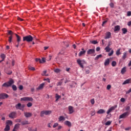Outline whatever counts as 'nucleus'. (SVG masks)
Here are the masks:
<instances>
[{"instance_id":"nucleus-1","label":"nucleus","mask_w":131,"mask_h":131,"mask_svg":"<svg viewBox=\"0 0 131 131\" xmlns=\"http://www.w3.org/2000/svg\"><path fill=\"white\" fill-rule=\"evenodd\" d=\"M33 40V37H32V36L30 35L23 37V41L31 42Z\"/></svg>"},{"instance_id":"nucleus-2","label":"nucleus","mask_w":131,"mask_h":131,"mask_svg":"<svg viewBox=\"0 0 131 131\" xmlns=\"http://www.w3.org/2000/svg\"><path fill=\"white\" fill-rule=\"evenodd\" d=\"M14 83V80L13 79H10L8 82L4 83L2 86L8 88V86H11L12 84Z\"/></svg>"},{"instance_id":"nucleus-3","label":"nucleus","mask_w":131,"mask_h":131,"mask_svg":"<svg viewBox=\"0 0 131 131\" xmlns=\"http://www.w3.org/2000/svg\"><path fill=\"white\" fill-rule=\"evenodd\" d=\"M77 63L79 65L81 68H83V64L85 63V61L84 60H80V59H78L77 60Z\"/></svg>"},{"instance_id":"nucleus-4","label":"nucleus","mask_w":131,"mask_h":131,"mask_svg":"<svg viewBox=\"0 0 131 131\" xmlns=\"http://www.w3.org/2000/svg\"><path fill=\"white\" fill-rule=\"evenodd\" d=\"M130 113V111H129V112H125L123 114H122V115H120L119 118L120 119L126 118V117H127V116H128L129 115Z\"/></svg>"},{"instance_id":"nucleus-5","label":"nucleus","mask_w":131,"mask_h":131,"mask_svg":"<svg viewBox=\"0 0 131 131\" xmlns=\"http://www.w3.org/2000/svg\"><path fill=\"white\" fill-rule=\"evenodd\" d=\"M51 113H52L51 111H42L40 113V116L42 117L44 114L45 115H50V114H51Z\"/></svg>"},{"instance_id":"nucleus-6","label":"nucleus","mask_w":131,"mask_h":131,"mask_svg":"<svg viewBox=\"0 0 131 131\" xmlns=\"http://www.w3.org/2000/svg\"><path fill=\"white\" fill-rule=\"evenodd\" d=\"M24 107H25V105L23 104L22 105H21V103H18L15 105V108L16 109H19L20 110H23L24 109Z\"/></svg>"},{"instance_id":"nucleus-7","label":"nucleus","mask_w":131,"mask_h":131,"mask_svg":"<svg viewBox=\"0 0 131 131\" xmlns=\"http://www.w3.org/2000/svg\"><path fill=\"white\" fill-rule=\"evenodd\" d=\"M117 108V105H115L113 106H112L108 110V111L106 112L107 114H109L111 113V112H112V111L115 110Z\"/></svg>"},{"instance_id":"nucleus-8","label":"nucleus","mask_w":131,"mask_h":131,"mask_svg":"<svg viewBox=\"0 0 131 131\" xmlns=\"http://www.w3.org/2000/svg\"><path fill=\"white\" fill-rule=\"evenodd\" d=\"M20 101H24V102H26L27 101H33V99L32 97H23L21 98Z\"/></svg>"},{"instance_id":"nucleus-9","label":"nucleus","mask_w":131,"mask_h":131,"mask_svg":"<svg viewBox=\"0 0 131 131\" xmlns=\"http://www.w3.org/2000/svg\"><path fill=\"white\" fill-rule=\"evenodd\" d=\"M9 97V95L6 93H2L0 94V99H7Z\"/></svg>"},{"instance_id":"nucleus-10","label":"nucleus","mask_w":131,"mask_h":131,"mask_svg":"<svg viewBox=\"0 0 131 131\" xmlns=\"http://www.w3.org/2000/svg\"><path fill=\"white\" fill-rule=\"evenodd\" d=\"M105 39H108V38H111V32H107L105 33V36L104 37Z\"/></svg>"},{"instance_id":"nucleus-11","label":"nucleus","mask_w":131,"mask_h":131,"mask_svg":"<svg viewBox=\"0 0 131 131\" xmlns=\"http://www.w3.org/2000/svg\"><path fill=\"white\" fill-rule=\"evenodd\" d=\"M88 55H92V54H95V49H89L87 51Z\"/></svg>"},{"instance_id":"nucleus-12","label":"nucleus","mask_w":131,"mask_h":131,"mask_svg":"<svg viewBox=\"0 0 131 131\" xmlns=\"http://www.w3.org/2000/svg\"><path fill=\"white\" fill-rule=\"evenodd\" d=\"M16 112H12L9 115L10 118H15L16 117Z\"/></svg>"},{"instance_id":"nucleus-13","label":"nucleus","mask_w":131,"mask_h":131,"mask_svg":"<svg viewBox=\"0 0 131 131\" xmlns=\"http://www.w3.org/2000/svg\"><path fill=\"white\" fill-rule=\"evenodd\" d=\"M82 51H80L78 54L79 57H81V56H82V55H85L86 51L85 50H84V49L82 48L81 49Z\"/></svg>"},{"instance_id":"nucleus-14","label":"nucleus","mask_w":131,"mask_h":131,"mask_svg":"<svg viewBox=\"0 0 131 131\" xmlns=\"http://www.w3.org/2000/svg\"><path fill=\"white\" fill-rule=\"evenodd\" d=\"M68 108H69V114H72V113L74 112V110H73V106H69Z\"/></svg>"},{"instance_id":"nucleus-15","label":"nucleus","mask_w":131,"mask_h":131,"mask_svg":"<svg viewBox=\"0 0 131 131\" xmlns=\"http://www.w3.org/2000/svg\"><path fill=\"white\" fill-rule=\"evenodd\" d=\"M45 83H42L41 84L39 85V86L36 88V90L37 91H39L40 90H42L43 89V86H45Z\"/></svg>"},{"instance_id":"nucleus-16","label":"nucleus","mask_w":131,"mask_h":131,"mask_svg":"<svg viewBox=\"0 0 131 131\" xmlns=\"http://www.w3.org/2000/svg\"><path fill=\"white\" fill-rule=\"evenodd\" d=\"M128 83H131V78L125 80L123 82L122 84L124 85V84H127Z\"/></svg>"},{"instance_id":"nucleus-17","label":"nucleus","mask_w":131,"mask_h":131,"mask_svg":"<svg viewBox=\"0 0 131 131\" xmlns=\"http://www.w3.org/2000/svg\"><path fill=\"white\" fill-rule=\"evenodd\" d=\"M110 64V59L109 58H107L105 59L104 61V66H108Z\"/></svg>"},{"instance_id":"nucleus-18","label":"nucleus","mask_w":131,"mask_h":131,"mask_svg":"<svg viewBox=\"0 0 131 131\" xmlns=\"http://www.w3.org/2000/svg\"><path fill=\"white\" fill-rule=\"evenodd\" d=\"M120 30V26L117 25L115 26L114 31L115 32H116V31H119Z\"/></svg>"},{"instance_id":"nucleus-19","label":"nucleus","mask_w":131,"mask_h":131,"mask_svg":"<svg viewBox=\"0 0 131 131\" xmlns=\"http://www.w3.org/2000/svg\"><path fill=\"white\" fill-rule=\"evenodd\" d=\"M97 114H104L105 113V110L103 109H100L97 112Z\"/></svg>"},{"instance_id":"nucleus-20","label":"nucleus","mask_w":131,"mask_h":131,"mask_svg":"<svg viewBox=\"0 0 131 131\" xmlns=\"http://www.w3.org/2000/svg\"><path fill=\"white\" fill-rule=\"evenodd\" d=\"M125 72H126V67H123L121 71V73L123 75L124 74V73H125Z\"/></svg>"},{"instance_id":"nucleus-21","label":"nucleus","mask_w":131,"mask_h":131,"mask_svg":"<svg viewBox=\"0 0 131 131\" xmlns=\"http://www.w3.org/2000/svg\"><path fill=\"white\" fill-rule=\"evenodd\" d=\"M64 124L69 126V127H71V122H70L69 121H66L64 122Z\"/></svg>"},{"instance_id":"nucleus-22","label":"nucleus","mask_w":131,"mask_h":131,"mask_svg":"<svg viewBox=\"0 0 131 131\" xmlns=\"http://www.w3.org/2000/svg\"><path fill=\"white\" fill-rule=\"evenodd\" d=\"M110 45H108L105 48V52H106V53H109V52H110V51H111V48H110Z\"/></svg>"},{"instance_id":"nucleus-23","label":"nucleus","mask_w":131,"mask_h":131,"mask_svg":"<svg viewBox=\"0 0 131 131\" xmlns=\"http://www.w3.org/2000/svg\"><path fill=\"white\" fill-rule=\"evenodd\" d=\"M15 36L17 37V41L19 43V42H20V41H21V37H20V36H19L17 34H15Z\"/></svg>"},{"instance_id":"nucleus-24","label":"nucleus","mask_w":131,"mask_h":131,"mask_svg":"<svg viewBox=\"0 0 131 131\" xmlns=\"http://www.w3.org/2000/svg\"><path fill=\"white\" fill-rule=\"evenodd\" d=\"M120 51H121V49H118L116 52V55L117 56H119V55H121V52H120Z\"/></svg>"},{"instance_id":"nucleus-25","label":"nucleus","mask_w":131,"mask_h":131,"mask_svg":"<svg viewBox=\"0 0 131 131\" xmlns=\"http://www.w3.org/2000/svg\"><path fill=\"white\" fill-rule=\"evenodd\" d=\"M58 120L59 122L64 121L65 120V117H64L63 116H60L58 118Z\"/></svg>"},{"instance_id":"nucleus-26","label":"nucleus","mask_w":131,"mask_h":131,"mask_svg":"<svg viewBox=\"0 0 131 131\" xmlns=\"http://www.w3.org/2000/svg\"><path fill=\"white\" fill-rule=\"evenodd\" d=\"M32 115V114L30 113H25V116L26 117H30Z\"/></svg>"},{"instance_id":"nucleus-27","label":"nucleus","mask_w":131,"mask_h":131,"mask_svg":"<svg viewBox=\"0 0 131 131\" xmlns=\"http://www.w3.org/2000/svg\"><path fill=\"white\" fill-rule=\"evenodd\" d=\"M60 98H61V96L59 95V94H55L56 102H57L59 100V99H60Z\"/></svg>"},{"instance_id":"nucleus-28","label":"nucleus","mask_w":131,"mask_h":131,"mask_svg":"<svg viewBox=\"0 0 131 131\" xmlns=\"http://www.w3.org/2000/svg\"><path fill=\"white\" fill-rule=\"evenodd\" d=\"M127 56V53L124 52V53H123V56H122V59H123V60H125V59H126Z\"/></svg>"},{"instance_id":"nucleus-29","label":"nucleus","mask_w":131,"mask_h":131,"mask_svg":"<svg viewBox=\"0 0 131 131\" xmlns=\"http://www.w3.org/2000/svg\"><path fill=\"white\" fill-rule=\"evenodd\" d=\"M29 70H31L32 71H34L35 70V68L34 67H32L31 66H28Z\"/></svg>"},{"instance_id":"nucleus-30","label":"nucleus","mask_w":131,"mask_h":131,"mask_svg":"<svg viewBox=\"0 0 131 131\" xmlns=\"http://www.w3.org/2000/svg\"><path fill=\"white\" fill-rule=\"evenodd\" d=\"M7 125H12L13 124V122L11 120H7L6 121Z\"/></svg>"},{"instance_id":"nucleus-31","label":"nucleus","mask_w":131,"mask_h":131,"mask_svg":"<svg viewBox=\"0 0 131 131\" xmlns=\"http://www.w3.org/2000/svg\"><path fill=\"white\" fill-rule=\"evenodd\" d=\"M122 31L123 34H125V33L127 32V29L126 28H124L122 29Z\"/></svg>"},{"instance_id":"nucleus-32","label":"nucleus","mask_w":131,"mask_h":131,"mask_svg":"<svg viewBox=\"0 0 131 131\" xmlns=\"http://www.w3.org/2000/svg\"><path fill=\"white\" fill-rule=\"evenodd\" d=\"M28 130L29 131H37V128H31V127H29Z\"/></svg>"},{"instance_id":"nucleus-33","label":"nucleus","mask_w":131,"mask_h":131,"mask_svg":"<svg viewBox=\"0 0 131 131\" xmlns=\"http://www.w3.org/2000/svg\"><path fill=\"white\" fill-rule=\"evenodd\" d=\"M100 58H102V54H99V55H97L95 57V60H99V59H100Z\"/></svg>"},{"instance_id":"nucleus-34","label":"nucleus","mask_w":131,"mask_h":131,"mask_svg":"<svg viewBox=\"0 0 131 131\" xmlns=\"http://www.w3.org/2000/svg\"><path fill=\"white\" fill-rule=\"evenodd\" d=\"M1 58L2 59V61H4L6 58V55L4 54H1Z\"/></svg>"},{"instance_id":"nucleus-35","label":"nucleus","mask_w":131,"mask_h":131,"mask_svg":"<svg viewBox=\"0 0 131 131\" xmlns=\"http://www.w3.org/2000/svg\"><path fill=\"white\" fill-rule=\"evenodd\" d=\"M5 131H8V130H10V126H9V125H7L6 126L5 128L4 129Z\"/></svg>"},{"instance_id":"nucleus-36","label":"nucleus","mask_w":131,"mask_h":131,"mask_svg":"<svg viewBox=\"0 0 131 131\" xmlns=\"http://www.w3.org/2000/svg\"><path fill=\"white\" fill-rule=\"evenodd\" d=\"M23 125H25V124H29V123L28 121H24L21 122Z\"/></svg>"},{"instance_id":"nucleus-37","label":"nucleus","mask_w":131,"mask_h":131,"mask_svg":"<svg viewBox=\"0 0 131 131\" xmlns=\"http://www.w3.org/2000/svg\"><path fill=\"white\" fill-rule=\"evenodd\" d=\"M114 53V51H113V50H112L111 52L108 54V56H109V57H111V56L113 55Z\"/></svg>"},{"instance_id":"nucleus-38","label":"nucleus","mask_w":131,"mask_h":131,"mask_svg":"<svg viewBox=\"0 0 131 131\" xmlns=\"http://www.w3.org/2000/svg\"><path fill=\"white\" fill-rule=\"evenodd\" d=\"M112 123V121H107V122L105 123V125H110Z\"/></svg>"},{"instance_id":"nucleus-39","label":"nucleus","mask_w":131,"mask_h":131,"mask_svg":"<svg viewBox=\"0 0 131 131\" xmlns=\"http://www.w3.org/2000/svg\"><path fill=\"white\" fill-rule=\"evenodd\" d=\"M54 72L56 73H59V72H61V70L59 69H56L54 70Z\"/></svg>"},{"instance_id":"nucleus-40","label":"nucleus","mask_w":131,"mask_h":131,"mask_svg":"<svg viewBox=\"0 0 131 131\" xmlns=\"http://www.w3.org/2000/svg\"><path fill=\"white\" fill-rule=\"evenodd\" d=\"M112 66H113V67H115V66H116V61H113L112 62Z\"/></svg>"},{"instance_id":"nucleus-41","label":"nucleus","mask_w":131,"mask_h":131,"mask_svg":"<svg viewBox=\"0 0 131 131\" xmlns=\"http://www.w3.org/2000/svg\"><path fill=\"white\" fill-rule=\"evenodd\" d=\"M13 39V36L11 35L9 37V40L8 41L9 42H12V39Z\"/></svg>"},{"instance_id":"nucleus-42","label":"nucleus","mask_w":131,"mask_h":131,"mask_svg":"<svg viewBox=\"0 0 131 131\" xmlns=\"http://www.w3.org/2000/svg\"><path fill=\"white\" fill-rule=\"evenodd\" d=\"M19 126H20V124L17 123L15 125L14 128H16V129H18V128H19Z\"/></svg>"},{"instance_id":"nucleus-43","label":"nucleus","mask_w":131,"mask_h":131,"mask_svg":"<svg viewBox=\"0 0 131 131\" xmlns=\"http://www.w3.org/2000/svg\"><path fill=\"white\" fill-rule=\"evenodd\" d=\"M91 43H93V45H97V43H98V41L92 40V41H91Z\"/></svg>"},{"instance_id":"nucleus-44","label":"nucleus","mask_w":131,"mask_h":131,"mask_svg":"<svg viewBox=\"0 0 131 131\" xmlns=\"http://www.w3.org/2000/svg\"><path fill=\"white\" fill-rule=\"evenodd\" d=\"M12 89L13 91H17V86L15 85H12Z\"/></svg>"},{"instance_id":"nucleus-45","label":"nucleus","mask_w":131,"mask_h":131,"mask_svg":"<svg viewBox=\"0 0 131 131\" xmlns=\"http://www.w3.org/2000/svg\"><path fill=\"white\" fill-rule=\"evenodd\" d=\"M58 125H59V123H54V124L53 125V127L54 128H55V127H57V126H58Z\"/></svg>"},{"instance_id":"nucleus-46","label":"nucleus","mask_w":131,"mask_h":131,"mask_svg":"<svg viewBox=\"0 0 131 131\" xmlns=\"http://www.w3.org/2000/svg\"><path fill=\"white\" fill-rule=\"evenodd\" d=\"M46 62V59L45 58H42V60L40 59V63H45Z\"/></svg>"},{"instance_id":"nucleus-47","label":"nucleus","mask_w":131,"mask_h":131,"mask_svg":"<svg viewBox=\"0 0 131 131\" xmlns=\"http://www.w3.org/2000/svg\"><path fill=\"white\" fill-rule=\"evenodd\" d=\"M91 103L92 105H94V104H95V99H91Z\"/></svg>"},{"instance_id":"nucleus-48","label":"nucleus","mask_w":131,"mask_h":131,"mask_svg":"<svg viewBox=\"0 0 131 131\" xmlns=\"http://www.w3.org/2000/svg\"><path fill=\"white\" fill-rule=\"evenodd\" d=\"M110 6L111 8H114V3H111L110 4Z\"/></svg>"},{"instance_id":"nucleus-49","label":"nucleus","mask_w":131,"mask_h":131,"mask_svg":"<svg viewBox=\"0 0 131 131\" xmlns=\"http://www.w3.org/2000/svg\"><path fill=\"white\" fill-rule=\"evenodd\" d=\"M110 89H111V85L110 84H108L107 85V87H106V89L109 91V90H110Z\"/></svg>"},{"instance_id":"nucleus-50","label":"nucleus","mask_w":131,"mask_h":131,"mask_svg":"<svg viewBox=\"0 0 131 131\" xmlns=\"http://www.w3.org/2000/svg\"><path fill=\"white\" fill-rule=\"evenodd\" d=\"M91 115L92 116H94V115H95V114H96V112H95V111H91Z\"/></svg>"},{"instance_id":"nucleus-51","label":"nucleus","mask_w":131,"mask_h":131,"mask_svg":"<svg viewBox=\"0 0 131 131\" xmlns=\"http://www.w3.org/2000/svg\"><path fill=\"white\" fill-rule=\"evenodd\" d=\"M130 15H131V11H128L127 12V16L128 17H129V16H130Z\"/></svg>"},{"instance_id":"nucleus-52","label":"nucleus","mask_w":131,"mask_h":131,"mask_svg":"<svg viewBox=\"0 0 131 131\" xmlns=\"http://www.w3.org/2000/svg\"><path fill=\"white\" fill-rule=\"evenodd\" d=\"M32 106V103L31 102H29L27 104V107H31Z\"/></svg>"},{"instance_id":"nucleus-53","label":"nucleus","mask_w":131,"mask_h":131,"mask_svg":"<svg viewBox=\"0 0 131 131\" xmlns=\"http://www.w3.org/2000/svg\"><path fill=\"white\" fill-rule=\"evenodd\" d=\"M130 107L129 106H127V108H126V111H128V112L130 111Z\"/></svg>"},{"instance_id":"nucleus-54","label":"nucleus","mask_w":131,"mask_h":131,"mask_svg":"<svg viewBox=\"0 0 131 131\" xmlns=\"http://www.w3.org/2000/svg\"><path fill=\"white\" fill-rule=\"evenodd\" d=\"M8 34L13 36V32L12 31H8Z\"/></svg>"},{"instance_id":"nucleus-55","label":"nucleus","mask_w":131,"mask_h":131,"mask_svg":"<svg viewBox=\"0 0 131 131\" xmlns=\"http://www.w3.org/2000/svg\"><path fill=\"white\" fill-rule=\"evenodd\" d=\"M18 89L22 91L23 90V86L22 85H20L19 86Z\"/></svg>"},{"instance_id":"nucleus-56","label":"nucleus","mask_w":131,"mask_h":131,"mask_svg":"<svg viewBox=\"0 0 131 131\" xmlns=\"http://www.w3.org/2000/svg\"><path fill=\"white\" fill-rule=\"evenodd\" d=\"M17 19L18 20V21H20V22H22V21H23V19L18 17Z\"/></svg>"},{"instance_id":"nucleus-57","label":"nucleus","mask_w":131,"mask_h":131,"mask_svg":"<svg viewBox=\"0 0 131 131\" xmlns=\"http://www.w3.org/2000/svg\"><path fill=\"white\" fill-rule=\"evenodd\" d=\"M46 73H47V71H43V73H42V75L43 76L45 75L47 76V75H46Z\"/></svg>"},{"instance_id":"nucleus-58","label":"nucleus","mask_w":131,"mask_h":131,"mask_svg":"<svg viewBox=\"0 0 131 131\" xmlns=\"http://www.w3.org/2000/svg\"><path fill=\"white\" fill-rule=\"evenodd\" d=\"M121 102H122L123 103L125 102V99L124 98H122L120 99Z\"/></svg>"},{"instance_id":"nucleus-59","label":"nucleus","mask_w":131,"mask_h":131,"mask_svg":"<svg viewBox=\"0 0 131 131\" xmlns=\"http://www.w3.org/2000/svg\"><path fill=\"white\" fill-rule=\"evenodd\" d=\"M44 80H46L47 81H48V82H49V83H50V82H51V81H50V79H49V78L44 79Z\"/></svg>"},{"instance_id":"nucleus-60","label":"nucleus","mask_w":131,"mask_h":131,"mask_svg":"<svg viewBox=\"0 0 131 131\" xmlns=\"http://www.w3.org/2000/svg\"><path fill=\"white\" fill-rule=\"evenodd\" d=\"M12 66H15V60H12Z\"/></svg>"},{"instance_id":"nucleus-61","label":"nucleus","mask_w":131,"mask_h":131,"mask_svg":"<svg viewBox=\"0 0 131 131\" xmlns=\"http://www.w3.org/2000/svg\"><path fill=\"white\" fill-rule=\"evenodd\" d=\"M35 61H36V62H39V63H40V59H39V58H36L35 59Z\"/></svg>"},{"instance_id":"nucleus-62","label":"nucleus","mask_w":131,"mask_h":131,"mask_svg":"<svg viewBox=\"0 0 131 131\" xmlns=\"http://www.w3.org/2000/svg\"><path fill=\"white\" fill-rule=\"evenodd\" d=\"M129 93H131V88L128 91L126 92V94H129Z\"/></svg>"},{"instance_id":"nucleus-63","label":"nucleus","mask_w":131,"mask_h":131,"mask_svg":"<svg viewBox=\"0 0 131 131\" xmlns=\"http://www.w3.org/2000/svg\"><path fill=\"white\" fill-rule=\"evenodd\" d=\"M106 23H107V20H104V21L102 22V26H103L104 24H106Z\"/></svg>"},{"instance_id":"nucleus-64","label":"nucleus","mask_w":131,"mask_h":131,"mask_svg":"<svg viewBox=\"0 0 131 131\" xmlns=\"http://www.w3.org/2000/svg\"><path fill=\"white\" fill-rule=\"evenodd\" d=\"M127 25H128V26H131V21H128L127 23Z\"/></svg>"}]
</instances>
